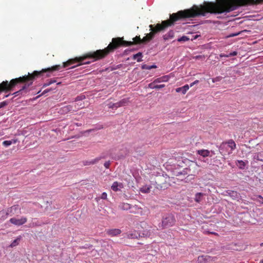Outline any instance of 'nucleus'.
Segmentation results:
<instances>
[{
	"label": "nucleus",
	"instance_id": "6ab92c4d",
	"mask_svg": "<svg viewBox=\"0 0 263 263\" xmlns=\"http://www.w3.org/2000/svg\"><path fill=\"white\" fill-rule=\"evenodd\" d=\"M170 77L168 76H164L161 77L156 79L154 80V83H158L161 82H167L169 80Z\"/></svg>",
	"mask_w": 263,
	"mask_h": 263
},
{
	"label": "nucleus",
	"instance_id": "a878e982",
	"mask_svg": "<svg viewBox=\"0 0 263 263\" xmlns=\"http://www.w3.org/2000/svg\"><path fill=\"white\" fill-rule=\"evenodd\" d=\"M230 193V197L233 200H236L239 198L240 194L236 191H232Z\"/></svg>",
	"mask_w": 263,
	"mask_h": 263
},
{
	"label": "nucleus",
	"instance_id": "a211bd4d",
	"mask_svg": "<svg viewBox=\"0 0 263 263\" xmlns=\"http://www.w3.org/2000/svg\"><path fill=\"white\" fill-rule=\"evenodd\" d=\"M189 85L186 84L182 87L176 88V91L177 92H181L182 94L184 95L186 92V91L189 89Z\"/></svg>",
	"mask_w": 263,
	"mask_h": 263
},
{
	"label": "nucleus",
	"instance_id": "49530a36",
	"mask_svg": "<svg viewBox=\"0 0 263 263\" xmlns=\"http://www.w3.org/2000/svg\"><path fill=\"white\" fill-rule=\"evenodd\" d=\"M239 34H240V32L237 33H233V34H230L228 36L229 37H233V36H237V35H239Z\"/></svg>",
	"mask_w": 263,
	"mask_h": 263
},
{
	"label": "nucleus",
	"instance_id": "ddd939ff",
	"mask_svg": "<svg viewBox=\"0 0 263 263\" xmlns=\"http://www.w3.org/2000/svg\"><path fill=\"white\" fill-rule=\"evenodd\" d=\"M62 110L63 112L65 113H67L69 111H76L77 108H76L75 106L73 105V104H70L65 106H64L62 108Z\"/></svg>",
	"mask_w": 263,
	"mask_h": 263
},
{
	"label": "nucleus",
	"instance_id": "4c0bfd02",
	"mask_svg": "<svg viewBox=\"0 0 263 263\" xmlns=\"http://www.w3.org/2000/svg\"><path fill=\"white\" fill-rule=\"evenodd\" d=\"M156 83H154V81L152 82V83H151L148 84V87L150 88H152V89H155V86L156 85H155Z\"/></svg>",
	"mask_w": 263,
	"mask_h": 263
},
{
	"label": "nucleus",
	"instance_id": "b1692460",
	"mask_svg": "<svg viewBox=\"0 0 263 263\" xmlns=\"http://www.w3.org/2000/svg\"><path fill=\"white\" fill-rule=\"evenodd\" d=\"M17 141V139H12L11 140H6L3 142V145L6 147L12 144H15Z\"/></svg>",
	"mask_w": 263,
	"mask_h": 263
},
{
	"label": "nucleus",
	"instance_id": "dca6fc26",
	"mask_svg": "<svg viewBox=\"0 0 263 263\" xmlns=\"http://www.w3.org/2000/svg\"><path fill=\"white\" fill-rule=\"evenodd\" d=\"M253 158L254 160L263 162V151L254 153Z\"/></svg>",
	"mask_w": 263,
	"mask_h": 263
},
{
	"label": "nucleus",
	"instance_id": "f3484780",
	"mask_svg": "<svg viewBox=\"0 0 263 263\" xmlns=\"http://www.w3.org/2000/svg\"><path fill=\"white\" fill-rule=\"evenodd\" d=\"M129 103V98H124L120 100L119 102H117V107H122L127 105Z\"/></svg>",
	"mask_w": 263,
	"mask_h": 263
},
{
	"label": "nucleus",
	"instance_id": "603ef678",
	"mask_svg": "<svg viewBox=\"0 0 263 263\" xmlns=\"http://www.w3.org/2000/svg\"><path fill=\"white\" fill-rule=\"evenodd\" d=\"M157 68V66L155 65H153L151 66V69H153V68Z\"/></svg>",
	"mask_w": 263,
	"mask_h": 263
},
{
	"label": "nucleus",
	"instance_id": "864d4df0",
	"mask_svg": "<svg viewBox=\"0 0 263 263\" xmlns=\"http://www.w3.org/2000/svg\"><path fill=\"white\" fill-rule=\"evenodd\" d=\"M258 198H260V199H262V201L261 202H262V203H263V198L262 197V196H260V195H259V196H258Z\"/></svg>",
	"mask_w": 263,
	"mask_h": 263
},
{
	"label": "nucleus",
	"instance_id": "7c9ffc66",
	"mask_svg": "<svg viewBox=\"0 0 263 263\" xmlns=\"http://www.w3.org/2000/svg\"><path fill=\"white\" fill-rule=\"evenodd\" d=\"M101 159V157H98L95 158V159L91 160L90 162H89V164H93L96 163H97L99 160H100Z\"/></svg>",
	"mask_w": 263,
	"mask_h": 263
},
{
	"label": "nucleus",
	"instance_id": "c9c22d12",
	"mask_svg": "<svg viewBox=\"0 0 263 263\" xmlns=\"http://www.w3.org/2000/svg\"><path fill=\"white\" fill-rule=\"evenodd\" d=\"M195 59H197V60H203L204 59V55H197L196 57H195L194 58Z\"/></svg>",
	"mask_w": 263,
	"mask_h": 263
},
{
	"label": "nucleus",
	"instance_id": "8fccbe9b",
	"mask_svg": "<svg viewBox=\"0 0 263 263\" xmlns=\"http://www.w3.org/2000/svg\"><path fill=\"white\" fill-rule=\"evenodd\" d=\"M207 233H208V234H214V235H217V236L218 235V233H217L216 232H207Z\"/></svg>",
	"mask_w": 263,
	"mask_h": 263
},
{
	"label": "nucleus",
	"instance_id": "bb28decb",
	"mask_svg": "<svg viewBox=\"0 0 263 263\" xmlns=\"http://www.w3.org/2000/svg\"><path fill=\"white\" fill-rule=\"evenodd\" d=\"M72 104L73 105L75 106L76 108H77V111L83 108L84 107V103L82 102H78V103H73Z\"/></svg>",
	"mask_w": 263,
	"mask_h": 263
},
{
	"label": "nucleus",
	"instance_id": "5fc2aeb1",
	"mask_svg": "<svg viewBox=\"0 0 263 263\" xmlns=\"http://www.w3.org/2000/svg\"><path fill=\"white\" fill-rule=\"evenodd\" d=\"M93 130V129H89V130H88L87 132H90L91 131Z\"/></svg>",
	"mask_w": 263,
	"mask_h": 263
},
{
	"label": "nucleus",
	"instance_id": "6e6d98bb",
	"mask_svg": "<svg viewBox=\"0 0 263 263\" xmlns=\"http://www.w3.org/2000/svg\"><path fill=\"white\" fill-rule=\"evenodd\" d=\"M260 246L261 247H263V242H262V243H260Z\"/></svg>",
	"mask_w": 263,
	"mask_h": 263
},
{
	"label": "nucleus",
	"instance_id": "1a4fd4ad",
	"mask_svg": "<svg viewBox=\"0 0 263 263\" xmlns=\"http://www.w3.org/2000/svg\"><path fill=\"white\" fill-rule=\"evenodd\" d=\"M216 259V257H212L209 255H201L198 258V260L200 263H210L215 261Z\"/></svg>",
	"mask_w": 263,
	"mask_h": 263
},
{
	"label": "nucleus",
	"instance_id": "c85d7f7f",
	"mask_svg": "<svg viewBox=\"0 0 263 263\" xmlns=\"http://www.w3.org/2000/svg\"><path fill=\"white\" fill-rule=\"evenodd\" d=\"M203 194L201 193H198L195 195V201L197 202H200L202 200V197Z\"/></svg>",
	"mask_w": 263,
	"mask_h": 263
},
{
	"label": "nucleus",
	"instance_id": "f704fd0d",
	"mask_svg": "<svg viewBox=\"0 0 263 263\" xmlns=\"http://www.w3.org/2000/svg\"><path fill=\"white\" fill-rule=\"evenodd\" d=\"M55 82L56 81L54 80H50L48 82L45 83L43 85V87H44L48 86L51 85V84L55 83Z\"/></svg>",
	"mask_w": 263,
	"mask_h": 263
},
{
	"label": "nucleus",
	"instance_id": "58836bf2",
	"mask_svg": "<svg viewBox=\"0 0 263 263\" xmlns=\"http://www.w3.org/2000/svg\"><path fill=\"white\" fill-rule=\"evenodd\" d=\"M231 190H227V191H226L224 193H222V195H223V196H230V192H231Z\"/></svg>",
	"mask_w": 263,
	"mask_h": 263
},
{
	"label": "nucleus",
	"instance_id": "79ce46f5",
	"mask_svg": "<svg viewBox=\"0 0 263 263\" xmlns=\"http://www.w3.org/2000/svg\"><path fill=\"white\" fill-rule=\"evenodd\" d=\"M237 54V52L235 51H233L232 52L228 54V56H229V57H231V56H235Z\"/></svg>",
	"mask_w": 263,
	"mask_h": 263
},
{
	"label": "nucleus",
	"instance_id": "f8f14e48",
	"mask_svg": "<svg viewBox=\"0 0 263 263\" xmlns=\"http://www.w3.org/2000/svg\"><path fill=\"white\" fill-rule=\"evenodd\" d=\"M130 212L131 213H134V214H142V212H143V210H142V209L140 207H139L138 205H131V208H130Z\"/></svg>",
	"mask_w": 263,
	"mask_h": 263
},
{
	"label": "nucleus",
	"instance_id": "e433bc0d",
	"mask_svg": "<svg viewBox=\"0 0 263 263\" xmlns=\"http://www.w3.org/2000/svg\"><path fill=\"white\" fill-rule=\"evenodd\" d=\"M142 69L150 70L151 69V66L146 65V64H144V65H143L142 66Z\"/></svg>",
	"mask_w": 263,
	"mask_h": 263
},
{
	"label": "nucleus",
	"instance_id": "423d86ee",
	"mask_svg": "<svg viewBox=\"0 0 263 263\" xmlns=\"http://www.w3.org/2000/svg\"><path fill=\"white\" fill-rule=\"evenodd\" d=\"M227 144H228V146L231 148V151H233L236 148V145L234 140L232 139L229 140L227 142L222 143L220 146V152L222 155H226L223 149L226 148ZM232 152H229L228 154L229 155Z\"/></svg>",
	"mask_w": 263,
	"mask_h": 263
},
{
	"label": "nucleus",
	"instance_id": "9d476101",
	"mask_svg": "<svg viewBox=\"0 0 263 263\" xmlns=\"http://www.w3.org/2000/svg\"><path fill=\"white\" fill-rule=\"evenodd\" d=\"M27 219L26 217H23L20 219H16L15 218H12L10 219V222L16 226H21L27 222Z\"/></svg>",
	"mask_w": 263,
	"mask_h": 263
},
{
	"label": "nucleus",
	"instance_id": "ea45409f",
	"mask_svg": "<svg viewBox=\"0 0 263 263\" xmlns=\"http://www.w3.org/2000/svg\"><path fill=\"white\" fill-rule=\"evenodd\" d=\"M107 197V193L105 192H104L101 194V198L102 199H106Z\"/></svg>",
	"mask_w": 263,
	"mask_h": 263
},
{
	"label": "nucleus",
	"instance_id": "0eeeda50",
	"mask_svg": "<svg viewBox=\"0 0 263 263\" xmlns=\"http://www.w3.org/2000/svg\"><path fill=\"white\" fill-rule=\"evenodd\" d=\"M170 178L167 175L165 176H160L157 177L156 182L158 185H160L161 187H166L167 185L169 184L168 182Z\"/></svg>",
	"mask_w": 263,
	"mask_h": 263
},
{
	"label": "nucleus",
	"instance_id": "09e8293b",
	"mask_svg": "<svg viewBox=\"0 0 263 263\" xmlns=\"http://www.w3.org/2000/svg\"><path fill=\"white\" fill-rule=\"evenodd\" d=\"M50 91V89H46L45 90L43 91V92H42V93L41 94V95H43L46 93H47L48 92H49Z\"/></svg>",
	"mask_w": 263,
	"mask_h": 263
},
{
	"label": "nucleus",
	"instance_id": "393cba45",
	"mask_svg": "<svg viewBox=\"0 0 263 263\" xmlns=\"http://www.w3.org/2000/svg\"><path fill=\"white\" fill-rule=\"evenodd\" d=\"M142 52H138L137 54L133 55V59L136 60L138 62H140L142 61Z\"/></svg>",
	"mask_w": 263,
	"mask_h": 263
},
{
	"label": "nucleus",
	"instance_id": "c756f323",
	"mask_svg": "<svg viewBox=\"0 0 263 263\" xmlns=\"http://www.w3.org/2000/svg\"><path fill=\"white\" fill-rule=\"evenodd\" d=\"M190 40V39L186 36H182V37H181L180 38H179L178 39V42H185V41H187Z\"/></svg>",
	"mask_w": 263,
	"mask_h": 263
},
{
	"label": "nucleus",
	"instance_id": "cd10ccee",
	"mask_svg": "<svg viewBox=\"0 0 263 263\" xmlns=\"http://www.w3.org/2000/svg\"><path fill=\"white\" fill-rule=\"evenodd\" d=\"M236 165L240 169L243 170L245 167L246 163L242 160H237Z\"/></svg>",
	"mask_w": 263,
	"mask_h": 263
},
{
	"label": "nucleus",
	"instance_id": "aec40b11",
	"mask_svg": "<svg viewBox=\"0 0 263 263\" xmlns=\"http://www.w3.org/2000/svg\"><path fill=\"white\" fill-rule=\"evenodd\" d=\"M210 152L208 149H200L197 151V154L202 156L203 157H206L210 155Z\"/></svg>",
	"mask_w": 263,
	"mask_h": 263
},
{
	"label": "nucleus",
	"instance_id": "72a5a7b5",
	"mask_svg": "<svg viewBox=\"0 0 263 263\" xmlns=\"http://www.w3.org/2000/svg\"><path fill=\"white\" fill-rule=\"evenodd\" d=\"M84 99H85V96L84 95H82V96H78L76 98L75 101H76V102H78L79 101H82Z\"/></svg>",
	"mask_w": 263,
	"mask_h": 263
},
{
	"label": "nucleus",
	"instance_id": "2f4dec72",
	"mask_svg": "<svg viewBox=\"0 0 263 263\" xmlns=\"http://www.w3.org/2000/svg\"><path fill=\"white\" fill-rule=\"evenodd\" d=\"M108 106L109 108H118V107H117V102L116 103H110L108 104Z\"/></svg>",
	"mask_w": 263,
	"mask_h": 263
},
{
	"label": "nucleus",
	"instance_id": "4be33fe9",
	"mask_svg": "<svg viewBox=\"0 0 263 263\" xmlns=\"http://www.w3.org/2000/svg\"><path fill=\"white\" fill-rule=\"evenodd\" d=\"M131 204L127 203H121L119 205V208L122 210H130L131 208Z\"/></svg>",
	"mask_w": 263,
	"mask_h": 263
},
{
	"label": "nucleus",
	"instance_id": "39448f33",
	"mask_svg": "<svg viewBox=\"0 0 263 263\" xmlns=\"http://www.w3.org/2000/svg\"><path fill=\"white\" fill-rule=\"evenodd\" d=\"M176 222L174 216L169 214L164 217L162 220V226L163 228L173 226Z\"/></svg>",
	"mask_w": 263,
	"mask_h": 263
},
{
	"label": "nucleus",
	"instance_id": "3c124183",
	"mask_svg": "<svg viewBox=\"0 0 263 263\" xmlns=\"http://www.w3.org/2000/svg\"><path fill=\"white\" fill-rule=\"evenodd\" d=\"M220 57H226V58L229 57L228 54H221Z\"/></svg>",
	"mask_w": 263,
	"mask_h": 263
},
{
	"label": "nucleus",
	"instance_id": "7ed1b4c3",
	"mask_svg": "<svg viewBox=\"0 0 263 263\" xmlns=\"http://www.w3.org/2000/svg\"><path fill=\"white\" fill-rule=\"evenodd\" d=\"M197 6L194 5L191 8L180 10L177 13L170 14V19L163 21L161 24H157L155 27L153 25H150L149 27L151 31L143 38V42L145 44L151 41L155 34L161 31L164 30L168 27L174 25V23L178 20L183 18L195 17L199 16L196 10Z\"/></svg>",
	"mask_w": 263,
	"mask_h": 263
},
{
	"label": "nucleus",
	"instance_id": "9b49d317",
	"mask_svg": "<svg viewBox=\"0 0 263 263\" xmlns=\"http://www.w3.org/2000/svg\"><path fill=\"white\" fill-rule=\"evenodd\" d=\"M121 233V231L119 229H108L106 230V234L111 237L117 236L120 234Z\"/></svg>",
	"mask_w": 263,
	"mask_h": 263
},
{
	"label": "nucleus",
	"instance_id": "f257e3e1",
	"mask_svg": "<svg viewBox=\"0 0 263 263\" xmlns=\"http://www.w3.org/2000/svg\"><path fill=\"white\" fill-rule=\"evenodd\" d=\"M133 41H126L123 40V37L112 38L111 42L109 44L108 46L103 49L97 50L95 51L89 52L84 54L82 57H76L74 59H70L63 63V67H67L71 65L79 63L76 66L71 67L73 68L76 66L81 65L82 64H89L91 62L97 61L102 59L108 55L110 53L114 52L116 49L121 46H129L135 44H144L143 39H141L140 36H136L133 39Z\"/></svg>",
	"mask_w": 263,
	"mask_h": 263
},
{
	"label": "nucleus",
	"instance_id": "c03bdc74",
	"mask_svg": "<svg viewBox=\"0 0 263 263\" xmlns=\"http://www.w3.org/2000/svg\"><path fill=\"white\" fill-rule=\"evenodd\" d=\"M110 162L109 161H106L104 163V165L106 168H108L110 166Z\"/></svg>",
	"mask_w": 263,
	"mask_h": 263
},
{
	"label": "nucleus",
	"instance_id": "a19ab883",
	"mask_svg": "<svg viewBox=\"0 0 263 263\" xmlns=\"http://www.w3.org/2000/svg\"><path fill=\"white\" fill-rule=\"evenodd\" d=\"M165 87L164 84L156 85L155 89H160Z\"/></svg>",
	"mask_w": 263,
	"mask_h": 263
},
{
	"label": "nucleus",
	"instance_id": "f03ea898",
	"mask_svg": "<svg viewBox=\"0 0 263 263\" xmlns=\"http://www.w3.org/2000/svg\"><path fill=\"white\" fill-rule=\"evenodd\" d=\"M262 3L263 0H217L216 2H204L203 5L197 6L196 11L199 16H205L207 13H227L239 7L257 5Z\"/></svg>",
	"mask_w": 263,
	"mask_h": 263
},
{
	"label": "nucleus",
	"instance_id": "6e6552de",
	"mask_svg": "<svg viewBox=\"0 0 263 263\" xmlns=\"http://www.w3.org/2000/svg\"><path fill=\"white\" fill-rule=\"evenodd\" d=\"M20 210L19 206L18 205H14L11 207L7 209L6 212L1 211L0 214H5L6 216L10 215L12 216L15 214L17 213V212Z\"/></svg>",
	"mask_w": 263,
	"mask_h": 263
},
{
	"label": "nucleus",
	"instance_id": "37998d69",
	"mask_svg": "<svg viewBox=\"0 0 263 263\" xmlns=\"http://www.w3.org/2000/svg\"><path fill=\"white\" fill-rule=\"evenodd\" d=\"M7 105V103L6 101L2 102L0 103V108L5 106Z\"/></svg>",
	"mask_w": 263,
	"mask_h": 263
},
{
	"label": "nucleus",
	"instance_id": "473e14b6",
	"mask_svg": "<svg viewBox=\"0 0 263 263\" xmlns=\"http://www.w3.org/2000/svg\"><path fill=\"white\" fill-rule=\"evenodd\" d=\"M222 77L218 76V77H217L216 78H213L212 79V82L213 83H215V82H219V81H220L222 80Z\"/></svg>",
	"mask_w": 263,
	"mask_h": 263
},
{
	"label": "nucleus",
	"instance_id": "5701e85b",
	"mask_svg": "<svg viewBox=\"0 0 263 263\" xmlns=\"http://www.w3.org/2000/svg\"><path fill=\"white\" fill-rule=\"evenodd\" d=\"M152 186L151 185H144L140 188V191L143 193H148L151 191Z\"/></svg>",
	"mask_w": 263,
	"mask_h": 263
},
{
	"label": "nucleus",
	"instance_id": "a18cd8bd",
	"mask_svg": "<svg viewBox=\"0 0 263 263\" xmlns=\"http://www.w3.org/2000/svg\"><path fill=\"white\" fill-rule=\"evenodd\" d=\"M199 83V80H195L194 82H193V83H191L190 84V86H189L190 87H192L193 86H194V85L195 84H197Z\"/></svg>",
	"mask_w": 263,
	"mask_h": 263
},
{
	"label": "nucleus",
	"instance_id": "2eb2a0df",
	"mask_svg": "<svg viewBox=\"0 0 263 263\" xmlns=\"http://www.w3.org/2000/svg\"><path fill=\"white\" fill-rule=\"evenodd\" d=\"M127 236L130 239L138 238L140 237V234L136 231H132L127 233Z\"/></svg>",
	"mask_w": 263,
	"mask_h": 263
},
{
	"label": "nucleus",
	"instance_id": "412c9836",
	"mask_svg": "<svg viewBox=\"0 0 263 263\" xmlns=\"http://www.w3.org/2000/svg\"><path fill=\"white\" fill-rule=\"evenodd\" d=\"M174 37V32L173 30H170L167 33L165 34L163 37L165 41L173 39Z\"/></svg>",
	"mask_w": 263,
	"mask_h": 263
},
{
	"label": "nucleus",
	"instance_id": "13d9d810",
	"mask_svg": "<svg viewBox=\"0 0 263 263\" xmlns=\"http://www.w3.org/2000/svg\"><path fill=\"white\" fill-rule=\"evenodd\" d=\"M9 95L5 96V97H8Z\"/></svg>",
	"mask_w": 263,
	"mask_h": 263
},
{
	"label": "nucleus",
	"instance_id": "4d7b16f0",
	"mask_svg": "<svg viewBox=\"0 0 263 263\" xmlns=\"http://www.w3.org/2000/svg\"><path fill=\"white\" fill-rule=\"evenodd\" d=\"M260 263H263V259L260 260Z\"/></svg>",
	"mask_w": 263,
	"mask_h": 263
},
{
	"label": "nucleus",
	"instance_id": "4468645a",
	"mask_svg": "<svg viewBox=\"0 0 263 263\" xmlns=\"http://www.w3.org/2000/svg\"><path fill=\"white\" fill-rule=\"evenodd\" d=\"M123 187V184L122 183H119L117 181L114 182L111 186V189L115 192L120 191V189Z\"/></svg>",
	"mask_w": 263,
	"mask_h": 263
},
{
	"label": "nucleus",
	"instance_id": "de8ad7c7",
	"mask_svg": "<svg viewBox=\"0 0 263 263\" xmlns=\"http://www.w3.org/2000/svg\"><path fill=\"white\" fill-rule=\"evenodd\" d=\"M17 239H15L13 241V242L11 243V247H14L16 245V243H17Z\"/></svg>",
	"mask_w": 263,
	"mask_h": 263
},
{
	"label": "nucleus",
	"instance_id": "20e7f679",
	"mask_svg": "<svg viewBox=\"0 0 263 263\" xmlns=\"http://www.w3.org/2000/svg\"><path fill=\"white\" fill-rule=\"evenodd\" d=\"M60 67L61 66L60 65H55L50 68L43 69L40 71H34L31 74L28 73V74L27 76L20 77L18 78L11 80L9 83L8 81H3L0 84V93L2 92H7L11 90L17 83H25L26 84L19 91L13 93V95L16 96L20 91L26 89L28 87L31 85L36 77H39L44 72H51L53 71L59 70Z\"/></svg>",
	"mask_w": 263,
	"mask_h": 263
}]
</instances>
